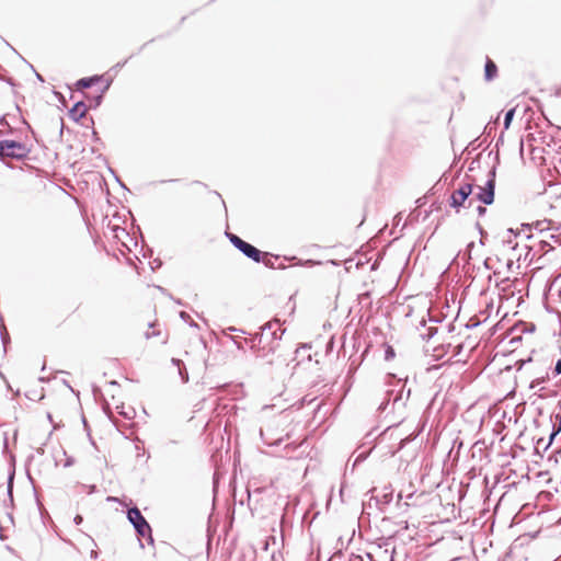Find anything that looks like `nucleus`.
Returning <instances> with one entry per match:
<instances>
[{"label":"nucleus","instance_id":"f257e3e1","mask_svg":"<svg viewBox=\"0 0 561 561\" xmlns=\"http://www.w3.org/2000/svg\"><path fill=\"white\" fill-rule=\"evenodd\" d=\"M284 333L278 319L266 322L261 327V332L250 339L251 350L257 357L266 358L279 348Z\"/></svg>","mask_w":561,"mask_h":561},{"label":"nucleus","instance_id":"f03ea898","mask_svg":"<svg viewBox=\"0 0 561 561\" xmlns=\"http://www.w3.org/2000/svg\"><path fill=\"white\" fill-rule=\"evenodd\" d=\"M410 396L411 389H405V382L401 379H396L392 388L387 390L383 401L378 407V411L385 412L389 403L392 402L393 411H398L400 416H402L401 410L405 408Z\"/></svg>","mask_w":561,"mask_h":561},{"label":"nucleus","instance_id":"7ed1b4c3","mask_svg":"<svg viewBox=\"0 0 561 561\" xmlns=\"http://www.w3.org/2000/svg\"><path fill=\"white\" fill-rule=\"evenodd\" d=\"M127 518L134 526L138 538H145L150 545H153L151 527L137 506L127 510Z\"/></svg>","mask_w":561,"mask_h":561},{"label":"nucleus","instance_id":"20e7f679","mask_svg":"<svg viewBox=\"0 0 561 561\" xmlns=\"http://www.w3.org/2000/svg\"><path fill=\"white\" fill-rule=\"evenodd\" d=\"M495 175L496 167L493 165L492 169L489 171L485 185L476 186L478 188V192L473 198L469 199V204L467 205V207H471L476 199L482 203L483 205L493 204L495 196Z\"/></svg>","mask_w":561,"mask_h":561},{"label":"nucleus","instance_id":"39448f33","mask_svg":"<svg viewBox=\"0 0 561 561\" xmlns=\"http://www.w3.org/2000/svg\"><path fill=\"white\" fill-rule=\"evenodd\" d=\"M30 150L23 142L16 140H0V159L12 158L22 160L27 157Z\"/></svg>","mask_w":561,"mask_h":561},{"label":"nucleus","instance_id":"423d86ee","mask_svg":"<svg viewBox=\"0 0 561 561\" xmlns=\"http://www.w3.org/2000/svg\"><path fill=\"white\" fill-rule=\"evenodd\" d=\"M473 188H474V185L472 183L461 184L451 194L450 199H449V206L451 208L456 209L457 213L459 211L460 207H466L465 203L467 201L469 202V199H470L469 197L472 194Z\"/></svg>","mask_w":561,"mask_h":561},{"label":"nucleus","instance_id":"0eeeda50","mask_svg":"<svg viewBox=\"0 0 561 561\" xmlns=\"http://www.w3.org/2000/svg\"><path fill=\"white\" fill-rule=\"evenodd\" d=\"M240 252L247 256L248 259L252 260L255 263H260L263 260V256H268V253H264L254 245H252L249 242H244V244L240 248Z\"/></svg>","mask_w":561,"mask_h":561},{"label":"nucleus","instance_id":"6e6552de","mask_svg":"<svg viewBox=\"0 0 561 561\" xmlns=\"http://www.w3.org/2000/svg\"><path fill=\"white\" fill-rule=\"evenodd\" d=\"M392 497H393V490L391 489V486H387V488H385L383 493L381 495L371 496V500H374L376 502V505L382 512L383 511L382 506L390 504L392 501Z\"/></svg>","mask_w":561,"mask_h":561},{"label":"nucleus","instance_id":"1a4fd4ad","mask_svg":"<svg viewBox=\"0 0 561 561\" xmlns=\"http://www.w3.org/2000/svg\"><path fill=\"white\" fill-rule=\"evenodd\" d=\"M85 113H87V106H85L84 102L78 101L69 110L68 115L73 122H79L82 117H84Z\"/></svg>","mask_w":561,"mask_h":561},{"label":"nucleus","instance_id":"9d476101","mask_svg":"<svg viewBox=\"0 0 561 561\" xmlns=\"http://www.w3.org/2000/svg\"><path fill=\"white\" fill-rule=\"evenodd\" d=\"M499 75V69L496 64L486 56L484 64V80L490 82L494 80Z\"/></svg>","mask_w":561,"mask_h":561},{"label":"nucleus","instance_id":"9b49d317","mask_svg":"<svg viewBox=\"0 0 561 561\" xmlns=\"http://www.w3.org/2000/svg\"><path fill=\"white\" fill-rule=\"evenodd\" d=\"M103 79V76L94 75L91 77L81 78L76 82V87L78 91H82L84 89H89L94 84L99 83Z\"/></svg>","mask_w":561,"mask_h":561},{"label":"nucleus","instance_id":"f8f14e48","mask_svg":"<svg viewBox=\"0 0 561 561\" xmlns=\"http://www.w3.org/2000/svg\"><path fill=\"white\" fill-rule=\"evenodd\" d=\"M111 80L106 82L105 87L101 90V92L94 96H87L89 102H90V107L92 108H96L101 105L102 101H103V95L105 93L106 90H108L110 85H111Z\"/></svg>","mask_w":561,"mask_h":561},{"label":"nucleus","instance_id":"ddd939ff","mask_svg":"<svg viewBox=\"0 0 561 561\" xmlns=\"http://www.w3.org/2000/svg\"><path fill=\"white\" fill-rule=\"evenodd\" d=\"M535 330H536L535 323H533V322H524V321H520V322L516 323L514 325V328H513L514 332H518L520 334L533 333V332H535Z\"/></svg>","mask_w":561,"mask_h":561},{"label":"nucleus","instance_id":"4468645a","mask_svg":"<svg viewBox=\"0 0 561 561\" xmlns=\"http://www.w3.org/2000/svg\"><path fill=\"white\" fill-rule=\"evenodd\" d=\"M420 327L423 329V331H421V333H420V336L424 341L431 340L437 333V328L426 327V322L424 319L420 322Z\"/></svg>","mask_w":561,"mask_h":561},{"label":"nucleus","instance_id":"2eb2a0df","mask_svg":"<svg viewBox=\"0 0 561 561\" xmlns=\"http://www.w3.org/2000/svg\"><path fill=\"white\" fill-rule=\"evenodd\" d=\"M0 337L3 344V352L7 353V346L10 343V335L3 324L0 325Z\"/></svg>","mask_w":561,"mask_h":561},{"label":"nucleus","instance_id":"dca6fc26","mask_svg":"<svg viewBox=\"0 0 561 561\" xmlns=\"http://www.w3.org/2000/svg\"><path fill=\"white\" fill-rule=\"evenodd\" d=\"M514 115H515V108H510L506 113H505V116H504V122H503V125H504V129H508L511 124H512V121L514 118Z\"/></svg>","mask_w":561,"mask_h":561},{"label":"nucleus","instance_id":"f3484780","mask_svg":"<svg viewBox=\"0 0 561 561\" xmlns=\"http://www.w3.org/2000/svg\"><path fill=\"white\" fill-rule=\"evenodd\" d=\"M260 435H261L263 443L268 446L279 445L283 440V438L279 437V438L275 439L274 442H270L268 439L265 438V431L263 427L260 428Z\"/></svg>","mask_w":561,"mask_h":561},{"label":"nucleus","instance_id":"a211bd4d","mask_svg":"<svg viewBox=\"0 0 561 561\" xmlns=\"http://www.w3.org/2000/svg\"><path fill=\"white\" fill-rule=\"evenodd\" d=\"M416 436H417V433H414V434L408 435L407 437L402 438L399 443L398 450H401L402 448H404V446L407 444H409L410 442H412L413 439H415Z\"/></svg>","mask_w":561,"mask_h":561},{"label":"nucleus","instance_id":"6ab92c4d","mask_svg":"<svg viewBox=\"0 0 561 561\" xmlns=\"http://www.w3.org/2000/svg\"><path fill=\"white\" fill-rule=\"evenodd\" d=\"M178 370H179V375H180V377H181L182 382H183V383L188 382V379H190V378H188V373H187V370H186L185 365H183L182 367H180Z\"/></svg>","mask_w":561,"mask_h":561},{"label":"nucleus","instance_id":"aec40b11","mask_svg":"<svg viewBox=\"0 0 561 561\" xmlns=\"http://www.w3.org/2000/svg\"><path fill=\"white\" fill-rule=\"evenodd\" d=\"M394 356H396V352H394L393 347L388 345L385 350V359L391 360L394 358Z\"/></svg>","mask_w":561,"mask_h":561},{"label":"nucleus","instance_id":"412c9836","mask_svg":"<svg viewBox=\"0 0 561 561\" xmlns=\"http://www.w3.org/2000/svg\"><path fill=\"white\" fill-rule=\"evenodd\" d=\"M552 427L554 428V434L561 432V413L556 415V423H553Z\"/></svg>","mask_w":561,"mask_h":561},{"label":"nucleus","instance_id":"4be33fe9","mask_svg":"<svg viewBox=\"0 0 561 561\" xmlns=\"http://www.w3.org/2000/svg\"><path fill=\"white\" fill-rule=\"evenodd\" d=\"M561 375V358L556 362L554 368H553V376Z\"/></svg>","mask_w":561,"mask_h":561},{"label":"nucleus","instance_id":"5701e85b","mask_svg":"<svg viewBox=\"0 0 561 561\" xmlns=\"http://www.w3.org/2000/svg\"><path fill=\"white\" fill-rule=\"evenodd\" d=\"M13 478H14V471L9 476V479H8V493H9V495H11V493H12Z\"/></svg>","mask_w":561,"mask_h":561},{"label":"nucleus","instance_id":"b1692460","mask_svg":"<svg viewBox=\"0 0 561 561\" xmlns=\"http://www.w3.org/2000/svg\"><path fill=\"white\" fill-rule=\"evenodd\" d=\"M226 237L231 242V244H234V242L238 241V239L240 238L239 236L228 231L226 232Z\"/></svg>","mask_w":561,"mask_h":561},{"label":"nucleus","instance_id":"393cba45","mask_svg":"<svg viewBox=\"0 0 561 561\" xmlns=\"http://www.w3.org/2000/svg\"><path fill=\"white\" fill-rule=\"evenodd\" d=\"M558 434H554V428L552 427V432L550 434V437H549V440L547 442L546 445H543V450H547L548 447L551 445L552 440L554 439V437L557 436Z\"/></svg>","mask_w":561,"mask_h":561},{"label":"nucleus","instance_id":"a878e982","mask_svg":"<svg viewBox=\"0 0 561 561\" xmlns=\"http://www.w3.org/2000/svg\"><path fill=\"white\" fill-rule=\"evenodd\" d=\"M476 210H477L479 217H482L486 214V207L483 205H478Z\"/></svg>","mask_w":561,"mask_h":561},{"label":"nucleus","instance_id":"bb28decb","mask_svg":"<svg viewBox=\"0 0 561 561\" xmlns=\"http://www.w3.org/2000/svg\"><path fill=\"white\" fill-rule=\"evenodd\" d=\"M232 341L234 342V344L237 345V347H238L239 350H241V348H243V344H242V343H243V342H244V343H249V342H250V339H249V340H248V339H243L242 341H239V340H237L236 337H233V339H232Z\"/></svg>","mask_w":561,"mask_h":561},{"label":"nucleus","instance_id":"cd10ccee","mask_svg":"<svg viewBox=\"0 0 561 561\" xmlns=\"http://www.w3.org/2000/svg\"><path fill=\"white\" fill-rule=\"evenodd\" d=\"M476 227H477L479 233L481 234L480 243L483 244L482 238L486 234V232L484 231V229L481 227V225L479 222L476 224Z\"/></svg>","mask_w":561,"mask_h":561},{"label":"nucleus","instance_id":"c85d7f7f","mask_svg":"<svg viewBox=\"0 0 561 561\" xmlns=\"http://www.w3.org/2000/svg\"><path fill=\"white\" fill-rule=\"evenodd\" d=\"M171 363L173 366L178 367V369L184 365L182 359L174 358V357L171 359Z\"/></svg>","mask_w":561,"mask_h":561},{"label":"nucleus","instance_id":"c756f323","mask_svg":"<svg viewBox=\"0 0 561 561\" xmlns=\"http://www.w3.org/2000/svg\"><path fill=\"white\" fill-rule=\"evenodd\" d=\"M545 382V379L543 378H537L535 380L531 381L530 383V388L531 389H535L537 386H539L540 383Z\"/></svg>","mask_w":561,"mask_h":561},{"label":"nucleus","instance_id":"7c9ffc66","mask_svg":"<svg viewBox=\"0 0 561 561\" xmlns=\"http://www.w3.org/2000/svg\"><path fill=\"white\" fill-rule=\"evenodd\" d=\"M159 334H160V331H152V332L147 331V332L145 333V337H146L147 340H149V339H151L152 336H157V335H159Z\"/></svg>","mask_w":561,"mask_h":561},{"label":"nucleus","instance_id":"2f4dec72","mask_svg":"<svg viewBox=\"0 0 561 561\" xmlns=\"http://www.w3.org/2000/svg\"><path fill=\"white\" fill-rule=\"evenodd\" d=\"M244 242L245 241L243 239L239 238L238 241H236L232 245L240 251V248L244 244Z\"/></svg>","mask_w":561,"mask_h":561},{"label":"nucleus","instance_id":"473e14b6","mask_svg":"<svg viewBox=\"0 0 561 561\" xmlns=\"http://www.w3.org/2000/svg\"><path fill=\"white\" fill-rule=\"evenodd\" d=\"M522 341V334L515 335L511 339L510 344H515Z\"/></svg>","mask_w":561,"mask_h":561},{"label":"nucleus","instance_id":"72a5a7b5","mask_svg":"<svg viewBox=\"0 0 561 561\" xmlns=\"http://www.w3.org/2000/svg\"><path fill=\"white\" fill-rule=\"evenodd\" d=\"M397 505L400 506V507L402 505L409 506V504L407 502L402 503V494L401 493L398 494Z\"/></svg>","mask_w":561,"mask_h":561},{"label":"nucleus","instance_id":"f704fd0d","mask_svg":"<svg viewBox=\"0 0 561 561\" xmlns=\"http://www.w3.org/2000/svg\"><path fill=\"white\" fill-rule=\"evenodd\" d=\"M261 262H263L264 265L267 267H274V263L271 259H266V260L263 259Z\"/></svg>","mask_w":561,"mask_h":561},{"label":"nucleus","instance_id":"c9c22d12","mask_svg":"<svg viewBox=\"0 0 561 561\" xmlns=\"http://www.w3.org/2000/svg\"><path fill=\"white\" fill-rule=\"evenodd\" d=\"M73 522H75L76 525H80L83 522V517L78 514V515L75 516Z\"/></svg>","mask_w":561,"mask_h":561},{"label":"nucleus","instance_id":"e433bc0d","mask_svg":"<svg viewBox=\"0 0 561 561\" xmlns=\"http://www.w3.org/2000/svg\"><path fill=\"white\" fill-rule=\"evenodd\" d=\"M75 463V459L72 457H68L65 461V467H70Z\"/></svg>","mask_w":561,"mask_h":561},{"label":"nucleus","instance_id":"4c0bfd02","mask_svg":"<svg viewBox=\"0 0 561 561\" xmlns=\"http://www.w3.org/2000/svg\"><path fill=\"white\" fill-rule=\"evenodd\" d=\"M180 317L184 321H187L191 318L190 314L187 312H185V311H181L180 312Z\"/></svg>","mask_w":561,"mask_h":561},{"label":"nucleus","instance_id":"58836bf2","mask_svg":"<svg viewBox=\"0 0 561 561\" xmlns=\"http://www.w3.org/2000/svg\"><path fill=\"white\" fill-rule=\"evenodd\" d=\"M126 62H127V59H126V60H124V61L117 62V64L113 67V69H121V68H123V67L126 65Z\"/></svg>","mask_w":561,"mask_h":561},{"label":"nucleus","instance_id":"ea45409f","mask_svg":"<svg viewBox=\"0 0 561 561\" xmlns=\"http://www.w3.org/2000/svg\"><path fill=\"white\" fill-rule=\"evenodd\" d=\"M8 125H9V124H8V121H7L5 115H2V116L0 117V126H8Z\"/></svg>","mask_w":561,"mask_h":561},{"label":"nucleus","instance_id":"a19ab883","mask_svg":"<svg viewBox=\"0 0 561 561\" xmlns=\"http://www.w3.org/2000/svg\"><path fill=\"white\" fill-rule=\"evenodd\" d=\"M546 444H547V443H546L545 438H539V439L537 440V448H540V447H542V448H543V445H546Z\"/></svg>","mask_w":561,"mask_h":561},{"label":"nucleus","instance_id":"79ce46f5","mask_svg":"<svg viewBox=\"0 0 561 561\" xmlns=\"http://www.w3.org/2000/svg\"><path fill=\"white\" fill-rule=\"evenodd\" d=\"M228 331H230V332H237V331H238V332H241L242 334H245V333H247L245 331H243V330H241V329H237V328H234V327H230V328H228Z\"/></svg>","mask_w":561,"mask_h":561},{"label":"nucleus","instance_id":"37998d69","mask_svg":"<svg viewBox=\"0 0 561 561\" xmlns=\"http://www.w3.org/2000/svg\"><path fill=\"white\" fill-rule=\"evenodd\" d=\"M545 222H540V221H537L536 222V228L539 229L540 231H542L545 228L542 227Z\"/></svg>","mask_w":561,"mask_h":561},{"label":"nucleus","instance_id":"c03bdc74","mask_svg":"<svg viewBox=\"0 0 561 561\" xmlns=\"http://www.w3.org/2000/svg\"><path fill=\"white\" fill-rule=\"evenodd\" d=\"M501 144H503V135H501V136L497 138L495 147H496V148H499V146H500Z\"/></svg>","mask_w":561,"mask_h":561},{"label":"nucleus","instance_id":"a18cd8bd","mask_svg":"<svg viewBox=\"0 0 561 561\" xmlns=\"http://www.w3.org/2000/svg\"><path fill=\"white\" fill-rule=\"evenodd\" d=\"M92 136H93V140L94 141H99L100 140V137L98 135V133L95 130L92 131Z\"/></svg>","mask_w":561,"mask_h":561},{"label":"nucleus","instance_id":"49530a36","mask_svg":"<svg viewBox=\"0 0 561 561\" xmlns=\"http://www.w3.org/2000/svg\"><path fill=\"white\" fill-rule=\"evenodd\" d=\"M479 324V322H470V324H467L468 329L474 328Z\"/></svg>","mask_w":561,"mask_h":561},{"label":"nucleus","instance_id":"de8ad7c7","mask_svg":"<svg viewBox=\"0 0 561 561\" xmlns=\"http://www.w3.org/2000/svg\"><path fill=\"white\" fill-rule=\"evenodd\" d=\"M541 249L546 250V247H549V243L547 241H541Z\"/></svg>","mask_w":561,"mask_h":561},{"label":"nucleus","instance_id":"09e8293b","mask_svg":"<svg viewBox=\"0 0 561 561\" xmlns=\"http://www.w3.org/2000/svg\"><path fill=\"white\" fill-rule=\"evenodd\" d=\"M483 265L486 270H491V266L489 265V259H486L484 262H483Z\"/></svg>","mask_w":561,"mask_h":561},{"label":"nucleus","instance_id":"8fccbe9b","mask_svg":"<svg viewBox=\"0 0 561 561\" xmlns=\"http://www.w3.org/2000/svg\"><path fill=\"white\" fill-rule=\"evenodd\" d=\"M178 179H171V180H162L160 183H167V182H178Z\"/></svg>","mask_w":561,"mask_h":561},{"label":"nucleus","instance_id":"3c124183","mask_svg":"<svg viewBox=\"0 0 561 561\" xmlns=\"http://www.w3.org/2000/svg\"><path fill=\"white\" fill-rule=\"evenodd\" d=\"M474 247V242H470L468 245H467V250L468 252L470 253L471 249Z\"/></svg>","mask_w":561,"mask_h":561},{"label":"nucleus","instance_id":"603ef678","mask_svg":"<svg viewBox=\"0 0 561 561\" xmlns=\"http://www.w3.org/2000/svg\"><path fill=\"white\" fill-rule=\"evenodd\" d=\"M35 73H36L37 80H39L41 82H44V78L38 72H35Z\"/></svg>","mask_w":561,"mask_h":561},{"label":"nucleus","instance_id":"864d4df0","mask_svg":"<svg viewBox=\"0 0 561 561\" xmlns=\"http://www.w3.org/2000/svg\"><path fill=\"white\" fill-rule=\"evenodd\" d=\"M60 135H62V131H64V119L60 118Z\"/></svg>","mask_w":561,"mask_h":561},{"label":"nucleus","instance_id":"5fc2aeb1","mask_svg":"<svg viewBox=\"0 0 561 561\" xmlns=\"http://www.w3.org/2000/svg\"><path fill=\"white\" fill-rule=\"evenodd\" d=\"M3 445H4V448H8V438H7V436H4Z\"/></svg>","mask_w":561,"mask_h":561},{"label":"nucleus","instance_id":"6e6d98bb","mask_svg":"<svg viewBox=\"0 0 561 561\" xmlns=\"http://www.w3.org/2000/svg\"><path fill=\"white\" fill-rule=\"evenodd\" d=\"M367 558L370 560V561H375L374 557L371 553H367Z\"/></svg>","mask_w":561,"mask_h":561},{"label":"nucleus","instance_id":"4d7b16f0","mask_svg":"<svg viewBox=\"0 0 561 561\" xmlns=\"http://www.w3.org/2000/svg\"><path fill=\"white\" fill-rule=\"evenodd\" d=\"M91 557H92V558H96V557H98L96 552H95V551H92V552H91Z\"/></svg>","mask_w":561,"mask_h":561},{"label":"nucleus","instance_id":"13d9d810","mask_svg":"<svg viewBox=\"0 0 561 561\" xmlns=\"http://www.w3.org/2000/svg\"><path fill=\"white\" fill-rule=\"evenodd\" d=\"M495 160H496V162L499 163V160H500L499 152H496V154H495Z\"/></svg>","mask_w":561,"mask_h":561},{"label":"nucleus","instance_id":"bf43d9fd","mask_svg":"<svg viewBox=\"0 0 561 561\" xmlns=\"http://www.w3.org/2000/svg\"><path fill=\"white\" fill-rule=\"evenodd\" d=\"M355 558L358 559L359 561H364L363 557H360V556H355Z\"/></svg>","mask_w":561,"mask_h":561},{"label":"nucleus","instance_id":"052dcab7","mask_svg":"<svg viewBox=\"0 0 561 561\" xmlns=\"http://www.w3.org/2000/svg\"><path fill=\"white\" fill-rule=\"evenodd\" d=\"M512 265H513V262H512V261H508V263H507V267H512Z\"/></svg>","mask_w":561,"mask_h":561},{"label":"nucleus","instance_id":"680f3d73","mask_svg":"<svg viewBox=\"0 0 561 561\" xmlns=\"http://www.w3.org/2000/svg\"><path fill=\"white\" fill-rule=\"evenodd\" d=\"M190 325H191V327H197V324H196L194 321H192V322L190 323Z\"/></svg>","mask_w":561,"mask_h":561},{"label":"nucleus","instance_id":"e2e57ef3","mask_svg":"<svg viewBox=\"0 0 561 561\" xmlns=\"http://www.w3.org/2000/svg\"><path fill=\"white\" fill-rule=\"evenodd\" d=\"M47 417H48V420H49L50 422L53 421V420H51V414H50V413H48V414H47Z\"/></svg>","mask_w":561,"mask_h":561},{"label":"nucleus","instance_id":"0e129e2a","mask_svg":"<svg viewBox=\"0 0 561 561\" xmlns=\"http://www.w3.org/2000/svg\"><path fill=\"white\" fill-rule=\"evenodd\" d=\"M507 231H508L510 233H515V232H514V230H513L512 228H510Z\"/></svg>","mask_w":561,"mask_h":561},{"label":"nucleus","instance_id":"69168bd1","mask_svg":"<svg viewBox=\"0 0 561 561\" xmlns=\"http://www.w3.org/2000/svg\"><path fill=\"white\" fill-rule=\"evenodd\" d=\"M178 305H182V301L180 299L176 300Z\"/></svg>","mask_w":561,"mask_h":561},{"label":"nucleus","instance_id":"338daca9","mask_svg":"<svg viewBox=\"0 0 561 561\" xmlns=\"http://www.w3.org/2000/svg\"><path fill=\"white\" fill-rule=\"evenodd\" d=\"M139 545L141 548H144V543L141 542V540L139 539Z\"/></svg>","mask_w":561,"mask_h":561}]
</instances>
